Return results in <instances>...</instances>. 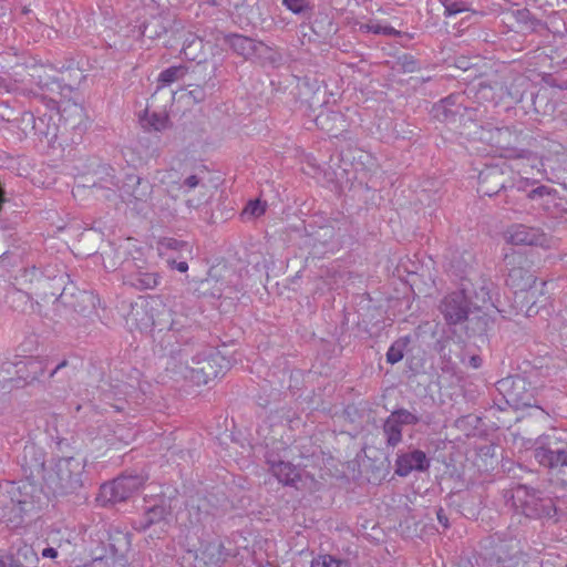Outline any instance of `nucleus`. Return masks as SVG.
<instances>
[{"mask_svg":"<svg viewBox=\"0 0 567 567\" xmlns=\"http://www.w3.org/2000/svg\"><path fill=\"white\" fill-rule=\"evenodd\" d=\"M391 415L401 426L405 424H415L419 421L417 416L406 410L394 411L391 413Z\"/></svg>","mask_w":567,"mask_h":567,"instance_id":"24","label":"nucleus"},{"mask_svg":"<svg viewBox=\"0 0 567 567\" xmlns=\"http://www.w3.org/2000/svg\"><path fill=\"white\" fill-rule=\"evenodd\" d=\"M103 171H105L107 176V179H105V184H94V187L111 189V186H115L113 169L105 167L103 168Z\"/></svg>","mask_w":567,"mask_h":567,"instance_id":"30","label":"nucleus"},{"mask_svg":"<svg viewBox=\"0 0 567 567\" xmlns=\"http://www.w3.org/2000/svg\"><path fill=\"white\" fill-rule=\"evenodd\" d=\"M405 346L406 341L403 340L394 342L386 352L388 362L393 364L402 360Z\"/></svg>","mask_w":567,"mask_h":567,"instance_id":"23","label":"nucleus"},{"mask_svg":"<svg viewBox=\"0 0 567 567\" xmlns=\"http://www.w3.org/2000/svg\"><path fill=\"white\" fill-rule=\"evenodd\" d=\"M316 125L334 137L347 130L346 117L338 111L322 110L316 117Z\"/></svg>","mask_w":567,"mask_h":567,"instance_id":"15","label":"nucleus"},{"mask_svg":"<svg viewBox=\"0 0 567 567\" xmlns=\"http://www.w3.org/2000/svg\"><path fill=\"white\" fill-rule=\"evenodd\" d=\"M491 303L489 290L484 281L477 285L465 280L460 291L447 295L441 303V312L450 324H456L467 318L470 305L475 309L487 308Z\"/></svg>","mask_w":567,"mask_h":567,"instance_id":"1","label":"nucleus"},{"mask_svg":"<svg viewBox=\"0 0 567 567\" xmlns=\"http://www.w3.org/2000/svg\"><path fill=\"white\" fill-rule=\"evenodd\" d=\"M163 514V508L162 507H153L148 511L147 513V516H148V525L153 524L154 523V519H155V516L157 515H162Z\"/></svg>","mask_w":567,"mask_h":567,"instance_id":"35","label":"nucleus"},{"mask_svg":"<svg viewBox=\"0 0 567 567\" xmlns=\"http://www.w3.org/2000/svg\"><path fill=\"white\" fill-rule=\"evenodd\" d=\"M534 455L536 461L543 466L549 468L567 466V446L540 445L535 450Z\"/></svg>","mask_w":567,"mask_h":567,"instance_id":"14","label":"nucleus"},{"mask_svg":"<svg viewBox=\"0 0 567 567\" xmlns=\"http://www.w3.org/2000/svg\"><path fill=\"white\" fill-rule=\"evenodd\" d=\"M520 99H522V93H520V92H518V93H517V100L519 101Z\"/></svg>","mask_w":567,"mask_h":567,"instance_id":"44","label":"nucleus"},{"mask_svg":"<svg viewBox=\"0 0 567 567\" xmlns=\"http://www.w3.org/2000/svg\"><path fill=\"white\" fill-rule=\"evenodd\" d=\"M156 101L157 96L153 94L140 118L144 126L154 131H162L168 125V113L165 107L157 110Z\"/></svg>","mask_w":567,"mask_h":567,"instance_id":"13","label":"nucleus"},{"mask_svg":"<svg viewBox=\"0 0 567 567\" xmlns=\"http://www.w3.org/2000/svg\"><path fill=\"white\" fill-rule=\"evenodd\" d=\"M173 176L174 174L172 171H157L154 178L161 184H167Z\"/></svg>","mask_w":567,"mask_h":567,"instance_id":"31","label":"nucleus"},{"mask_svg":"<svg viewBox=\"0 0 567 567\" xmlns=\"http://www.w3.org/2000/svg\"><path fill=\"white\" fill-rule=\"evenodd\" d=\"M197 367L187 370L185 378L196 386L207 385L221 378L228 370V361L219 352L198 360Z\"/></svg>","mask_w":567,"mask_h":567,"instance_id":"4","label":"nucleus"},{"mask_svg":"<svg viewBox=\"0 0 567 567\" xmlns=\"http://www.w3.org/2000/svg\"><path fill=\"white\" fill-rule=\"evenodd\" d=\"M0 567H22V561L11 553L0 554Z\"/></svg>","mask_w":567,"mask_h":567,"instance_id":"27","label":"nucleus"},{"mask_svg":"<svg viewBox=\"0 0 567 567\" xmlns=\"http://www.w3.org/2000/svg\"><path fill=\"white\" fill-rule=\"evenodd\" d=\"M20 121L22 124H25V126L23 127L25 135L32 131H35V120H34V115L32 113L24 112L21 115Z\"/></svg>","mask_w":567,"mask_h":567,"instance_id":"29","label":"nucleus"},{"mask_svg":"<svg viewBox=\"0 0 567 567\" xmlns=\"http://www.w3.org/2000/svg\"><path fill=\"white\" fill-rule=\"evenodd\" d=\"M179 246L181 247H188L187 243H179V241L173 240V239L169 240V243H168V247L174 248V249H177V247H179Z\"/></svg>","mask_w":567,"mask_h":567,"instance_id":"40","label":"nucleus"},{"mask_svg":"<svg viewBox=\"0 0 567 567\" xmlns=\"http://www.w3.org/2000/svg\"><path fill=\"white\" fill-rule=\"evenodd\" d=\"M127 284L140 290L154 289L159 284V276L156 272L138 271L128 275Z\"/></svg>","mask_w":567,"mask_h":567,"instance_id":"16","label":"nucleus"},{"mask_svg":"<svg viewBox=\"0 0 567 567\" xmlns=\"http://www.w3.org/2000/svg\"><path fill=\"white\" fill-rule=\"evenodd\" d=\"M230 554L226 550L224 544L219 540L203 545L197 554L196 560L206 567H220L228 559Z\"/></svg>","mask_w":567,"mask_h":567,"instance_id":"12","label":"nucleus"},{"mask_svg":"<svg viewBox=\"0 0 567 567\" xmlns=\"http://www.w3.org/2000/svg\"><path fill=\"white\" fill-rule=\"evenodd\" d=\"M224 40L238 55H241L246 59L254 56L261 58L271 50L264 42L255 41L241 34H227L225 35Z\"/></svg>","mask_w":567,"mask_h":567,"instance_id":"9","label":"nucleus"},{"mask_svg":"<svg viewBox=\"0 0 567 567\" xmlns=\"http://www.w3.org/2000/svg\"><path fill=\"white\" fill-rule=\"evenodd\" d=\"M463 11H465V7L463 4L451 3L445 7V12L449 16H453Z\"/></svg>","mask_w":567,"mask_h":567,"instance_id":"32","label":"nucleus"},{"mask_svg":"<svg viewBox=\"0 0 567 567\" xmlns=\"http://www.w3.org/2000/svg\"><path fill=\"white\" fill-rule=\"evenodd\" d=\"M491 174H481L480 178L482 182H484L487 177H489Z\"/></svg>","mask_w":567,"mask_h":567,"instance_id":"43","label":"nucleus"},{"mask_svg":"<svg viewBox=\"0 0 567 567\" xmlns=\"http://www.w3.org/2000/svg\"><path fill=\"white\" fill-rule=\"evenodd\" d=\"M508 264L513 265L507 275L506 285L514 289L515 300L520 303H527L526 316L530 317L537 313L535 308L539 297L545 295L546 281H538L529 271L527 260L522 255L513 256ZM524 305L520 309L523 310Z\"/></svg>","mask_w":567,"mask_h":567,"instance_id":"2","label":"nucleus"},{"mask_svg":"<svg viewBox=\"0 0 567 567\" xmlns=\"http://www.w3.org/2000/svg\"><path fill=\"white\" fill-rule=\"evenodd\" d=\"M144 485V478L140 475L120 476L112 482L101 485L96 502L101 506H107L126 501Z\"/></svg>","mask_w":567,"mask_h":567,"instance_id":"3","label":"nucleus"},{"mask_svg":"<svg viewBox=\"0 0 567 567\" xmlns=\"http://www.w3.org/2000/svg\"><path fill=\"white\" fill-rule=\"evenodd\" d=\"M457 66L463 70H467V62L466 61H460Z\"/></svg>","mask_w":567,"mask_h":567,"instance_id":"42","label":"nucleus"},{"mask_svg":"<svg viewBox=\"0 0 567 567\" xmlns=\"http://www.w3.org/2000/svg\"><path fill=\"white\" fill-rule=\"evenodd\" d=\"M130 181L132 184H127L123 189V200L134 209H140L141 204L152 199L153 185L147 179L136 176L131 177Z\"/></svg>","mask_w":567,"mask_h":567,"instance_id":"10","label":"nucleus"},{"mask_svg":"<svg viewBox=\"0 0 567 567\" xmlns=\"http://www.w3.org/2000/svg\"><path fill=\"white\" fill-rule=\"evenodd\" d=\"M359 30L367 33L372 32L375 34L384 35H394L399 33L394 28L388 24H382L379 21H369L367 23H361Z\"/></svg>","mask_w":567,"mask_h":567,"instance_id":"22","label":"nucleus"},{"mask_svg":"<svg viewBox=\"0 0 567 567\" xmlns=\"http://www.w3.org/2000/svg\"><path fill=\"white\" fill-rule=\"evenodd\" d=\"M310 567H350V564L347 559H340L330 554H320L312 559Z\"/></svg>","mask_w":567,"mask_h":567,"instance_id":"20","label":"nucleus"},{"mask_svg":"<svg viewBox=\"0 0 567 567\" xmlns=\"http://www.w3.org/2000/svg\"><path fill=\"white\" fill-rule=\"evenodd\" d=\"M8 494L20 514L35 509L40 503L42 491L32 482L9 483Z\"/></svg>","mask_w":567,"mask_h":567,"instance_id":"7","label":"nucleus"},{"mask_svg":"<svg viewBox=\"0 0 567 567\" xmlns=\"http://www.w3.org/2000/svg\"><path fill=\"white\" fill-rule=\"evenodd\" d=\"M504 239L511 245L538 246L543 248H549L553 241L540 228L522 224L509 226L504 233Z\"/></svg>","mask_w":567,"mask_h":567,"instance_id":"6","label":"nucleus"},{"mask_svg":"<svg viewBox=\"0 0 567 567\" xmlns=\"http://www.w3.org/2000/svg\"><path fill=\"white\" fill-rule=\"evenodd\" d=\"M22 561V565L24 563H31L38 560L37 554L33 550V548L27 544H24L22 547L18 549L17 557Z\"/></svg>","mask_w":567,"mask_h":567,"instance_id":"25","label":"nucleus"},{"mask_svg":"<svg viewBox=\"0 0 567 567\" xmlns=\"http://www.w3.org/2000/svg\"><path fill=\"white\" fill-rule=\"evenodd\" d=\"M184 185L192 189L198 185V178L192 175L185 179Z\"/></svg>","mask_w":567,"mask_h":567,"instance_id":"36","label":"nucleus"},{"mask_svg":"<svg viewBox=\"0 0 567 567\" xmlns=\"http://www.w3.org/2000/svg\"><path fill=\"white\" fill-rule=\"evenodd\" d=\"M271 471L278 481L285 485L292 484L299 478V472L297 467L290 463H274L271 465Z\"/></svg>","mask_w":567,"mask_h":567,"instance_id":"17","label":"nucleus"},{"mask_svg":"<svg viewBox=\"0 0 567 567\" xmlns=\"http://www.w3.org/2000/svg\"><path fill=\"white\" fill-rule=\"evenodd\" d=\"M266 212V205L262 204L260 200H250L247 206L244 209L245 214H248L250 216H261Z\"/></svg>","mask_w":567,"mask_h":567,"instance_id":"26","label":"nucleus"},{"mask_svg":"<svg viewBox=\"0 0 567 567\" xmlns=\"http://www.w3.org/2000/svg\"><path fill=\"white\" fill-rule=\"evenodd\" d=\"M384 433L388 444L391 446L398 445L402 440V426L398 424L392 415H390L384 423Z\"/></svg>","mask_w":567,"mask_h":567,"instance_id":"19","label":"nucleus"},{"mask_svg":"<svg viewBox=\"0 0 567 567\" xmlns=\"http://www.w3.org/2000/svg\"><path fill=\"white\" fill-rule=\"evenodd\" d=\"M437 519L444 527L449 526V519L445 515H443L442 509L437 512Z\"/></svg>","mask_w":567,"mask_h":567,"instance_id":"39","label":"nucleus"},{"mask_svg":"<svg viewBox=\"0 0 567 567\" xmlns=\"http://www.w3.org/2000/svg\"><path fill=\"white\" fill-rule=\"evenodd\" d=\"M187 72V69L184 65H174L164 71H162L158 75V82L162 85H169L177 80L182 79Z\"/></svg>","mask_w":567,"mask_h":567,"instance_id":"21","label":"nucleus"},{"mask_svg":"<svg viewBox=\"0 0 567 567\" xmlns=\"http://www.w3.org/2000/svg\"><path fill=\"white\" fill-rule=\"evenodd\" d=\"M143 309L146 319L141 318L146 328H155L159 331L169 329L173 324V312L159 296H150L144 300Z\"/></svg>","mask_w":567,"mask_h":567,"instance_id":"8","label":"nucleus"},{"mask_svg":"<svg viewBox=\"0 0 567 567\" xmlns=\"http://www.w3.org/2000/svg\"><path fill=\"white\" fill-rule=\"evenodd\" d=\"M81 461L74 457L62 458L58 463L59 475L62 480H71L72 475H79L83 470Z\"/></svg>","mask_w":567,"mask_h":567,"instance_id":"18","label":"nucleus"},{"mask_svg":"<svg viewBox=\"0 0 567 567\" xmlns=\"http://www.w3.org/2000/svg\"><path fill=\"white\" fill-rule=\"evenodd\" d=\"M284 6L293 13L302 12L307 7L306 0H282Z\"/></svg>","mask_w":567,"mask_h":567,"instance_id":"28","label":"nucleus"},{"mask_svg":"<svg viewBox=\"0 0 567 567\" xmlns=\"http://www.w3.org/2000/svg\"><path fill=\"white\" fill-rule=\"evenodd\" d=\"M182 185L177 183H172V185H167L165 190L172 195V197L176 198L179 196V190L182 189Z\"/></svg>","mask_w":567,"mask_h":567,"instance_id":"34","label":"nucleus"},{"mask_svg":"<svg viewBox=\"0 0 567 567\" xmlns=\"http://www.w3.org/2000/svg\"><path fill=\"white\" fill-rule=\"evenodd\" d=\"M528 385L525 378L516 375L499 380L497 390L508 405L518 410L533 405L534 395Z\"/></svg>","mask_w":567,"mask_h":567,"instance_id":"5","label":"nucleus"},{"mask_svg":"<svg viewBox=\"0 0 567 567\" xmlns=\"http://www.w3.org/2000/svg\"><path fill=\"white\" fill-rule=\"evenodd\" d=\"M481 363H482V360L478 355H473L471 357L470 359V364L474 368V369H477L481 367Z\"/></svg>","mask_w":567,"mask_h":567,"instance_id":"38","label":"nucleus"},{"mask_svg":"<svg viewBox=\"0 0 567 567\" xmlns=\"http://www.w3.org/2000/svg\"><path fill=\"white\" fill-rule=\"evenodd\" d=\"M42 556L48 558H55L58 556V551L52 547L44 548L42 550Z\"/></svg>","mask_w":567,"mask_h":567,"instance_id":"37","label":"nucleus"},{"mask_svg":"<svg viewBox=\"0 0 567 567\" xmlns=\"http://www.w3.org/2000/svg\"><path fill=\"white\" fill-rule=\"evenodd\" d=\"M551 189H549L546 186H540L536 189H533L529 194L530 198H535L536 196H544V195H550Z\"/></svg>","mask_w":567,"mask_h":567,"instance_id":"33","label":"nucleus"},{"mask_svg":"<svg viewBox=\"0 0 567 567\" xmlns=\"http://www.w3.org/2000/svg\"><path fill=\"white\" fill-rule=\"evenodd\" d=\"M430 462L424 452L415 450L398 456L395 461V474L408 476L413 471H426Z\"/></svg>","mask_w":567,"mask_h":567,"instance_id":"11","label":"nucleus"},{"mask_svg":"<svg viewBox=\"0 0 567 567\" xmlns=\"http://www.w3.org/2000/svg\"><path fill=\"white\" fill-rule=\"evenodd\" d=\"M175 267H176V269H177L178 271H181V272H186V271H187V269H188V265H187V262H186V261L176 262V264H175Z\"/></svg>","mask_w":567,"mask_h":567,"instance_id":"41","label":"nucleus"}]
</instances>
